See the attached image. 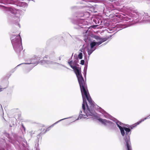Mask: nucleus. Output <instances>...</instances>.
<instances>
[{"label":"nucleus","instance_id":"1","mask_svg":"<svg viewBox=\"0 0 150 150\" xmlns=\"http://www.w3.org/2000/svg\"><path fill=\"white\" fill-rule=\"evenodd\" d=\"M68 63L74 69L77 77L83 100L82 108L83 111L82 112L81 110L76 120L91 116L97 118V114L94 110L95 105L89 95L86 85L82 76L80 69L74 65V63L72 61L68 62Z\"/></svg>","mask_w":150,"mask_h":150},{"label":"nucleus","instance_id":"2","mask_svg":"<svg viewBox=\"0 0 150 150\" xmlns=\"http://www.w3.org/2000/svg\"><path fill=\"white\" fill-rule=\"evenodd\" d=\"M149 116H148L144 119H142L140 121L137 122L136 125L135 126L132 125L130 127V128H128L124 127V124L119 121L116 120L115 123L117 126L120 129V132L122 136L124 137V139L126 142V145L127 150H132L131 143L130 140V135L131 134L130 129H132L137 125L139 124L142 122L144 121L146 119L150 118Z\"/></svg>","mask_w":150,"mask_h":150},{"label":"nucleus","instance_id":"3","mask_svg":"<svg viewBox=\"0 0 150 150\" xmlns=\"http://www.w3.org/2000/svg\"><path fill=\"white\" fill-rule=\"evenodd\" d=\"M0 3L2 4L0 5V6L2 7V9L4 11H9L14 14L18 15V16H17L18 17H19V15L22 13V11L21 10L13 7H6L4 5L15 4L17 6L24 7H26L28 6L27 4L25 2L21 1L20 0H0Z\"/></svg>","mask_w":150,"mask_h":150},{"label":"nucleus","instance_id":"4","mask_svg":"<svg viewBox=\"0 0 150 150\" xmlns=\"http://www.w3.org/2000/svg\"><path fill=\"white\" fill-rule=\"evenodd\" d=\"M11 42L13 48L17 53L23 50L21 39L20 35H12L11 37Z\"/></svg>","mask_w":150,"mask_h":150},{"label":"nucleus","instance_id":"5","mask_svg":"<svg viewBox=\"0 0 150 150\" xmlns=\"http://www.w3.org/2000/svg\"><path fill=\"white\" fill-rule=\"evenodd\" d=\"M95 38L97 41L94 40L91 42L90 44V48H88L87 49L88 53L89 56H90L96 50V47L98 46L107 40V38H102L97 36H95Z\"/></svg>","mask_w":150,"mask_h":150},{"label":"nucleus","instance_id":"6","mask_svg":"<svg viewBox=\"0 0 150 150\" xmlns=\"http://www.w3.org/2000/svg\"><path fill=\"white\" fill-rule=\"evenodd\" d=\"M97 119L100 122L105 126H108L111 127H114V124L111 121L100 118H97Z\"/></svg>","mask_w":150,"mask_h":150},{"label":"nucleus","instance_id":"7","mask_svg":"<svg viewBox=\"0 0 150 150\" xmlns=\"http://www.w3.org/2000/svg\"><path fill=\"white\" fill-rule=\"evenodd\" d=\"M40 62L42 63V64H48V65H50L52 64H57L58 65H60L62 66L65 67V66L62 65L60 64L59 63H55L54 62L52 61H45V60H43L41 61Z\"/></svg>","mask_w":150,"mask_h":150},{"label":"nucleus","instance_id":"8","mask_svg":"<svg viewBox=\"0 0 150 150\" xmlns=\"http://www.w3.org/2000/svg\"><path fill=\"white\" fill-rule=\"evenodd\" d=\"M35 61L33 62V60L31 61V62L30 63H24V64H31V65L30 66V67H31V68L30 69H31L34 67L35 65H36L37 64V60L36 59H34ZM23 63L22 64H23Z\"/></svg>","mask_w":150,"mask_h":150},{"label":"nucleus","instance_id":"9","mask_svg":"<svg viewBox=\"0 0 150 150\" xmlns=\"http://www.w3.org/2000/svg\"><path fill=\"white\" fill-rule=\"evenodd\" d=\"M100 112L103 115L104 117H105L107 118L110 119L111 116L107 113L105 111H104L103 110H101Z\"/></svg>","mask_w":150,"mask_h":150},{"label":"nucleus","instance_id":"10","mask_svg":"<svg viewBox=\"0 0 150 150\" xmlns=\"http://www.w3.org/2000/svg\"><path fill=\"white\" fill-rule=\"evenodd\" d=\"M86 22L83 19H80L79 20V26L81 27V28L82 27H81L82 25H80V24H82L83 25H86Z\"/></svg>","mask_w":150,"mask_h":150},{"label":"nucleus","instance_id":"11","mask_svg":"<svg viewBox=\"0 0 150 150\" xmlns=\"http://www.w3.org/2000/svg\"><path fill=\"white\" fill-rule=\"evenodd\" d=\"M126 27L124 25L119 24L117 25V27L119 28H124Z\"/></svg>","mask_w":150,"mask_h":150},{"label":"nucleus","instance_id":"12","mask_svg":"<svg viewBox=\"0 0 150 150\" xmlns=\"http://www.w3.org/2000/svg\"><path fill=\"white\" fill-rule=\"evenodd\" d=\"M140 15V14L139 13H138L135 12L134 14H133V17H135V18H138L139 17Z\"/></svg>","mask_w":150,"mask_h":150},{"label":"nucleus","instance_id":"13","mask_svg":"<svg viewBox=\"0 0 150 150\" xmlns=\"http://www.w3.org/2000/svg\"><path fill=\"white\" fill-rule=\"evenodd\" d=\"M67 118H64V119H61V120H59L57 122H55V123H54V124H53L52 125L50 126V127H53L54 125H55V124H56L57 123H58V122H60V121H61L62 120H64V119H67Z\"/></svg>","mask_w":150,"mask_h":150},{"label":"nucleus","instance_id":"14","mask_svg":"<svg viewBox=\"0 0 150 150\" xmlns=\"http://www.w3.org/2000/svg\"><path fill=\"white\" fill-rule=\"evenodd\" d=\"M78 57L79 58L81 59L82 58L83 55L82 53H80L78 55Z\"/></svg>","mask_w":150,"mask_h":150},{"label":"nucleus","instance_id":"15","mask_svg":"<svg viewBox=\"0 0 150 150\" xmlns=\"http://www.w3.org/2000/svg\"><path fill=\"white\" fill-rule=\"evenodd\" d=\"M87 69V66H85L84 69V76L86 75V71Z\"/></svg>","mask_w":150,"mask_h":150},{"label":"nucleus","instance_id":"16","mask_svg":"<svg viewBox=\"0 0 150 150\" xmlns=\"http://www.w3.org/2000/svg\"><path fill=\"white\" fill-rule=\"evenodd\" d=\"M84 63V61L83 60H82L81 61L80 64L82 65H83Z\"/></svg>","mask_w":150,"mask_h":150},{"label":"nucleus","instance_id":"17","mask_svg":"<svg viewBox=\"0 0 150 150\" xmlns=\"http://www.w3.org/2000/svg\"><path fill=\"white\" fill-rule=\"evenodd\" d=\"M22 127L23 129L24 132H25V127L23 125H22Z\"/></svg>","mask_w":150,"mask_h":150},{"label":"nucleus","instance_id":"18","mask_svg":"<svg viewBox=\"0 0 150 150\" xmlns=\"http://www.w3.org/2000/svg\"><path fill=\"white\" fill-rule=\"evenodd\" d=\"M49 128L50 127H49L47 129V130L45 131V132H46V131H47V130H49Z\"/></svg>","mask_w":150,"mask_h":150},{"label":"nucleus","instance_id":"19","mask_svg":"<svg viewBox=\"0 0 150 150\" xmlns=\"http://www.w3.org/2000/svg\"><path fill=\"white\" fill-rule=\"evenodd\" d=\"M2 88H0V91H2Z\"/></svg>","mask_w":150,"mask_h":150},{"label":"nucleus","instance_id":"20","mask_svg":"<svg viewBox=\"0 0 150 150\" xmlns=\"http://www.w3.org/2000/svg\"><path fill=\"white\" fill-rule=\"evenodd\" d=\"M146 21H147V22H150V20H147Z\"/></svg>","mask_w":150,"mask_h":150},{"label":"nucleus","instance_id":"21","mask_svg":"<svg viewBox=\"0 0 150 150\" xmlns=\"http://www.w3.org/2000/svg\"><path fill=\"white\" fill-rule=\"evenodd\" d=\"M44 129V127H43L42 129H41V130H42V129Z\"/></svg>","mask_w":150,"mask_h":150},{"label":"nucleus","instance_id":"22","mask_svg":"<svg viewBox=\"0 0 150 150\" xmlns=\"http://www.w3.org/2000/svg\"><path fill=\"white\" fill-rule=\"evenodd\" d=\"M20 65H21V64H20L18 65L17 67H18V66H19Z\"/></svg>","mask_w":150,"mask_h":150},{"label":"nucleus","instance_id":"23","mask_svg":"<svg viewBox=\"0 0 150 150\" xmlns=\"http://www.w3.org/2000/svg\"><path fill=\"white\" fill-rule=\"evenodd\" d=\"M113 121H115V120H113Z\"/></svg>","mask_w":150,"mask_h":150},{"label":"nucleus","instance_id":"24","mask_svg":"<svg viewBox=\"0 0 150 150\" xmlns=\"http://www.w3.org/2000/svg\"><path fill=\"white\" fill-rule=\"evenodd\" d=\"M3 150H4V149Z\"/></svg>","mask_w":150,"mask_h":150}]
</instances>
